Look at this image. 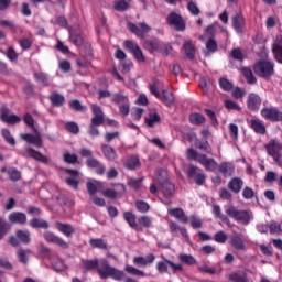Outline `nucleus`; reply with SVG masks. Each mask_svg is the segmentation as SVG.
<instances>
[{
	"instance_id": "obj_52",
	"label": "nucleus",
	"mask_w": 282,
	"mask_h": 282,
	"mask_svg": "<svg viewBox=\"0 0 282 282\" xmlns=\"http://www.w3.org/2000/svg\"><path fill=\"white\" fill-rule=\"evenodd\" d=\"M34 78L37 80V83L44 85V87L50 86V80L47 79V75H45V73H35Z\"/></svg>"
},
{
	"instance_id": "obj_58",
	"label": "nucleus",
	"mask_w": 282,
	"mask_h": 282,
	"mask_svg": "<svg viewBox=\"0 0 282 282\" xmlns=\"http://www.w3.org/2000/svg\"><path fill=\"white\" fill-rule=\"evenodd\" d=\"M219 85L224 91H230V89L234 87L230 80H228L226 77H221L219 79Z\"/></svg>"
},
{
	"instance_id": "obj_40",
	"label": "nucleus",
	"mask_w": 282,
	"mask_h": 282,
	"mask_svg": "<svg viewBox=\"0 0 282 282\" xmlns=\"http://www.w3.org/2000/svg\"><path fill=\"white\" fill-rule=\"evenodd\" d=\"M8 175H9V180L11 182H20L21 180V171H19L17 167H10L7 171Z\"/></svg>"
},
{
	"instance_id": "obj_42",
	"label": "nucleus",
	"mask_w": 282,
	"mask_h": 282,
	"mask_svg": "<svg viewBox=\"0 0 282 282\" xmlns=\"http://www.w3.org/2000/svg\"><path fill=\"white\" fill-rule=\"evenodd\" d=\"M231 246L236 250H246V245H243V240L239 236H234L231 238Z\"/></svg>"
},
{
	"instance_id": "obj_64",
	"label": "nucleus",
	"mask_w": 282,
	"mask_h": 282,
	"mask_svg": "<svg viewBox=\"0 0 282 282\" xmlns=\"http://www.w3.org/2000/svg\"><path fill=\"white\" fill-rule=\"evenodd\" d=\"M231 58H234V61H243V53H241V48H234L230 53Z\"/></svg>"
},
{
	"instance_id": "obj_2",
	"label": "nucleus",
	"mask_w": 282,
	"mask_h": 282,
	"mask_svg": "<svg viewBox=\"0 0 282 282\" xmlns=\"http://www.w3.org/2000/svg\"><path fill=\"white\" fill-rule=\"evenodd\" d=\"M264 149L268 155L273 158L275 164H278V166H282V142L278 139H272L264 145Z\"/></svg>"
},
{
	"instance_id": "obj_28",
	"label": "nucleus",
	"mask_w": 282,
	"mask_h": 282,
	"mask_svg": "<svg viewBox=\"0 0 282 282\" xmlns=\"http://www.w3.org/2000/svg\"><path fill=\"white\" fill-rule=\"evenodd\" d=\"M183 50L185 51L188 61H193L195 58V45H193L191 40L184 43Z\"/></svg>"
},
{
	"instance_id": "obj_39",
	"label": "nucleus",
	"mask_w": 282,
	"mask_h": 282,
	"mask_svg": "<svg viewBox=\"0 0 282 282\" xmlns=\"http://www.w3.org/2000/svg\"><path fill=\"white\" fill-rule=\"evenodd\" d=\"M250 122H251V129H253V131H256V133H259L260 135H264L265 126H263V123H261L254 119H251Z\"/></svg>"
},
{
	"instance_id": "obj_49",
	"label": "nucleus",
	"mask_w": 282,
	"mask_h": 282,
	"mask_svg": "<svg viewBox=\"0 0 282 282\" xmlns=\"http://www.w3.org/2000/svg\"><path fill=\"white\" fill-rule=\"evenodd\" d=\"M1 135L6 140V142H8V144H11V147H14V144H17V141L14 140V137H12V133H10L9 129H2Z\"/></svg>"
},
{
	"instance_id": "obj_18",
	"label": "nucleus",
	"mask_w": 282,
	"mask_h": 282,
	"mask_svg": "<svg viewBox=\"0 0 282 282\" xmlns=\"http://www.w3.org/2000/svg\"><path fill=\"white\" fill-rule=\"evenodd\" d=\"M26 158H32L33 160H36V162H42V164H47L48 160L47 156L43 155V153L34 150L33 148H28L25 150Z\"/></svg>"
},
{
	"instance_id": "obj_53",
	"label": "nucleus",
	"mask_w": 282,
	"mask_h": 282,
	"mask_svg": "<svg viewBox=\"0 0 282 282\" xmlns=\"http://www.w3.org/2000/svg\"><path fill=\"white\" fill-rule=\"evenodd\" d=\"M90 124H93V127H100L105 124V115H95L90 120Z\"/></svg>"
},
{
	"instance_id": "obj_60",
	"label": "nucleus",
	"mask_w": 282,
	"mask_h": 282,
	"mask_svg": "<svg viewBox=\"0 0 282 282\" xmlns=\"http://www.w3.org/2000/svg\"><path fill=\"white\" fill-rule=\"evenodd\" d=\"M86 188L87 193L90 194L93 197L96 196V193H98V186L95 185V183L91 181L86 182Z\"/></svg>"
},
{
	"instance_id": "obj_8",
	"label": "nucleus",
	"mask_w": 282,
	"mask_h": 282,
	"mask_svg": "<svg viewBox=\"0 0 282 282\" xmlns=\"http://www.w3.org/2000/svg\"><path fill=\"white\" fill-rule=\"evenodd\" d=\"M0 120L6 124H19V122H21V117L10 115V108L4 106L0 108Z\"/></svg>"
},
{
	"instance_id": "obj_32",
	"label": "nucleus",
	"mask_w": 282,
	"mask_h": 282,
	"mask_svg": "<svg viewBox=\"0 0 282 282\" xmlns=\"http://www.w3.org/2000/svg\"><path fill=\"white\" fill-rule=\"evenodd\" d=\"M159 99L162 100L169 107H171V105H173V102H175V96L173 95L172 91H169V90H163L161 98H159Z\"/></svg>"
},
{
	"instance_id": "obj_56",
	"label": "nucleus",
	"mask_w": 282,
	"mask_h": 282,
	"mask_svg": "<svg viewBox=\"0 0 282 282\" xmlns=\"http://www.w3.org/2000/svg\"><path fill=\"white\" fill-rule=\"evenodd\" d=\"M169 259H164V261H159L156 263V270L160 274H164V272H169Z\"/></svg>"
},
{
	"instance_id": "obj_16",
	"label": "nucleus",
	"mask_w": 282,
	"mask_h": 282,
	"mask_svg": "<svg viewBox=\"0 0 282 282\" xmlns=\"http://www.w3.org/2000/svg\"><path fill=\"white\" fill-rule=\"evenodd\" d=\"M86 166L88 169H96L97 175H105V165L94 156L86 160Z\"/></svg>"
},
{
	"instance_id": "obj_23",
	"label": "nucleus",
	"mask_w": 282,
	"mask_h": 282,
	"mask_svg": "<svg viewBox=\"0 0 282 282\" xmlns=\"http://www.w3.org/2000/svg\"><path fill=\"white\" fill-rule=\"evenodd\" d=\"M228 188L232 193H240L241 188H243V181L239 177H234L229 183H228Z\"/></svg>"
},
{
	"instance_id": "obj_61",
	"label": "nucleus",
	"mask_w": 282,
	"mask_h": 282,
	"mask_svg": "<svg viewBox=\"0 0 282 282\" xmlns=\"http://www.w3.org/2000/svg\"><path fill=\"white\" fill-rule=\"evenodd\" d=\"M186 155H187V159H188V160H196V162H199V156H200V155H204V154H199V153H197V152L195 151V149L189 148V149H187V151H186Z\"/></svg>"
},
{
	"instance_id": "obj_41",
	"label": "nucleus",
	"mask_w": 282,
	"mask_h": 282,
	"mask_svg": "<svg viewBox=\"0 0 282 282\" xmlns=\"http://www.w3.org/2000/svg\"><path fill=\"white\" fill-rule=\"evenodd\" d=\"M218 171L224 175V177H230V175L234 173L232 166H230L228 163H221L218 166Z\"/></svg>"
},
{
	"instance_id": "obj_11",
	"label": "nucleus",
	"mask_w": 282,
	"mask_h": 282,
	"mask_svg": "<svg viewBox=\"0 0 282 282\" xmlns=\"http://www.w3.org/2000/svg\"><path fill=\"white\" fill-rule=\"evenodd\" d=\"M43 237L45 241H48V243H55V246L63 248V250H67V248H69V243H67L65 240H63L61 237L56 236L52 231H45L43 234Z\"/></svg>"
},
{
	"instance_id": "obj_21",
	"label": "nucleus",
	"mask_w": 282,
	"mask_h": 282,
	"mask_svg": "<svg viewBox=\"0 0 282 282\" xmlns=\"http://www.w3.org/2000/svg\"><path fill=\"white\" fill-rule=\"evenodd\" d=\"M169 214L172 217H175L176 219H178V221H181L182 224H188V216H186V214L184 213V209L173 208V209H170Z\"/></svg>"
},
{
	"instance_id": "obj_30",
	"label": "nucleus",
	"mask_w": 282,
	"mask_h": 282,
	"mask_svg": "<svg viewBox=\"0 0 282 282\" xmlns=\"http://www.w3.org/2000/svg\"><path fill=\"white\" fill-rule=\"evenodd\" d=\"M161 43L162 42L158 41V39L145 40V45L150 54H154V52H159Z\"/></svg>"
},
{
	"instance_id": "obj_14",
	"label": "nucleus",
	"mask_w": 282,
	"mask_h": 282,
	"mask_svg": "<svg viewBox=\"0 0 282 282\" xmlns=\"http://www.w3.org/2000/svg\"><path fill=\"white\" fill-rule=\"evenodd\" d=\"M247 107L249 111H259V108L261 107V97L254 93L249 94Z\"/></svg>"
},
{
	"instance_id": "obj_10",
	"label": "nucleus",
	"mask_w": 282,
	"mask_h": 282,
	"mask_svg": "<svg viewBox=\"0 0 282 282\" xmlns=\"http://www.w3.org/2000/svg\"><path fill=\"white\" fill-rule=\"evenodd\" d=\"M124 47H126V50H128V52L133 54L134 58L139 63H144V61H147L144 58V54L142 53V50L140 48V46H138V44H134L133 41L127 40L124 42Z\"/></svg>"
},
{
	"instance_id": "obj_44",
	"label": "nucleus",
	"mask_w": 282,
	"mask_h": 282,
	"mask_svg": "<svg viewBox=\"0 0 282 282\" xmlns=\"http://www.w3.org/2000/svg\"><path fill=\"white\" fill-rule=\"evenodd\" d=\"M124 166L129 170V171H135V169H140V159L138 158H130L127 163L124 164Z\"/></svg>"
},
{
	"instance_id": "obj_13",
	"label": "nucleus",
	"mask_w": 282,
	"mask_h": 282,
	"mask_svg": "<svg viewBox=\"0 0 282 282\" xmlns=\"http://www.w3.org/2000/svg\"><path fill=\"white\" fill-rule=\"evenodd\" d=\"M158 182L161 184L162 193L165 195V197H173V195H175V184L160 177L158 178Z\"/></svg>"
},
{
	"instance_id": "obj_12",
	"label": "nucleus",
	"mask_w": 282,
	"mask_h": 282,
	"mask_svg": "<svg viewBox=\"0 0 282 282\" xmlns=\"http://www.w3.org/2000/svg\"><path fill=\"white\" fill-rule=\"evenodd\" d=\"M187 175L188 177L194 178V182L197 184V186H204V183L206 182V175L197 173V166L189 165L187 169Z\"/></svg>"
},
{
	"instance_id": "obj_6",
	"label": "nucleus",
	"mask_w": 282,
	"mask_h": 282,
	"mask_svg": "<svg viewBox=\"0 0 282 282\" xmlns=\"http://www.w3.org/2000/svg\"><path fill=\"white\" fill-rule=\"evenodd\" d=\"M166 21L176 32H184V30H186V21H184L182 14L175 11L167 14Z\"/></svg>"
},
{
	"instance_id": "obj_34",
	"label": "nucleus",
	"mask_w": 282,
	"mask_h": 282,
	"mask_svg": "<svg viewBox=\"0 0 282 282\" xmlns=\"http://www.w3.org/2000/svg\"><path fill=\"white\" fill-rule=\"evenodd\" d=\"M91 248H99V250H108L109 246L102 238H97V239H90L89 241Z\"/></svg>"
},
{
	"instance_id": "obj_15",
	"label": "nucleus",
	"mask_w": 282,
	"mask_h": 282,
	"mask_svg": "<svg viewBox=\"0 0 282 282\" xmlns=\"http://www.w3.org/2000/svg\"><path fill=\"white\" fill-rule=\"evenodd\" d=\"M34 133L35 135L30 133L21 134V138L29 144H35L37 149H41V147H43V139L41 138V133H39V130H36Z\"/></svg>"
},
{
	"instance_id": "obj_50",
	"label": "nucleus",
	"mask_w": 282,
	"mask_h": 282,
	"mask_svg": "<svg viewBox=\"0 0 282 282\" xmlns=\"http://www.w3.org/2000/svg\"><path fill=\"white\" fill-rule=\"evenodd\" d=\"M65 129L69 131V133H73V135H78L80 133V128L78 127V123L74 121H69L65 124Z\"/></svg>"
},
{
	"instance_id": "obj_63",
	"label": "nucleus",
	"mask_w": 282,
	"mask_h": 282,
	"mask_svg": "<svg viewBox=\"0 0 282 282\" xmlns=\"http://www.w3.org/2000/svg\"><path fill=\"white\" fill-rule=\"evenodd\" d=\"M28 254H30V250L20 249L18 251V258L20 263H24V264L28 263Z\"/></svg>"
},
{
	"instance_id": "obj_1",
	"label": "nucleus",
	"mask_w": 282,
	"mask_h": 282,
	"mask_svg": "<svg viewBox=\"0 0 282 282\" xmlns=\"http://www.w3.org/2000/svg\"><path fill=\"white\" fill-rule=\"evenodd\" d=\"M100 264L104 269H98L97 272L100 274L101 279H107V276H110L115 281H124V279H127L124 271H120L109 265V261H107V259H101Z\"/></svg>"
},
{
	"instance_id": "obj_55",
	"label": "nucleus",
	"mask_w": 282,
	"mask_h": 282,
	"mask_svg": "<svg viewBox=\"0 0 282 282\" xmlns=\"http://www.w3.org/2000/svg\"><path fill=\"white\" fill-rule=\"evenodd\" d=\"M228 240V235L224 232V230H220L214 235V241L217 243H226Z\"/></svg>"
},
{
	"instance_id": "obj_35",
	"label": "nucleus",
	"mask_w": 282,
	"mask_h": 282,
	"mask_svg": "<svg viewBox=\"0 0 282 282\" xmlns=\"http://www.w3.org/2000/svg\"><path fill=\"white\" fill-rule=\"evenodd\" d=\"M189 122L196 126L204 124V122H206V117L199 112H194L189 116Z\"/></svg>"
},
{
	"instance_id": "obj_31",
	"label": "nucleus",
	"mask_w": 282,
	"mask_h": 282,
	"mask_svg": "<svg viewBox=\"0 0 282 282\" xmlns=\"http://www.w3.org/2000/svg\"><path fill=\"white\" fill-rule=\"evenodd\" d=\"M242 76L246 78L249 85H254L257 83V77H254V74L250 67L242 68Z\"/></svg>"
},
{
	"instance_id": "obj_37",
	"label": "nucleus",
	"mask_w": 282,
	"mask_h": 282,
	"mask_svg": "<svg viewBox=\"0 0 282 282\" xmlns=\"http://www.w3.org/2000/svg\"><path fill=\"white\" fill-rule=\"evenodd\" d=\"M162 118L160 117V113L150 112L149 117H145V124L151 128L153 124H155V122H160Z\"/></svg>"
},
{
	"instance_id": "obj_47",
	"label": "nucleus",
	"mask_w": 282,
	"mask_h": 282,
	"mask_svg": "<svg viewBox=\"0 0 282 282\" xmlns=\"http://www.w3.org/2000/svg\"><path fill=\"white\" fill-rule=\"evenodd\" d=\"M229 281H232V282H250L248 280V274H246V273H242V274H240V273H231L229 275Z\"/></svg>"
},
{
	"instance_id": "obj_59",
	"label": "nucleus",
	"mask_w": 282,
	"mask_h": 282,
	"mask_svg": "<svg viewBox=\"0 0 282 282\" xmlns=\"http://www.w3.org/2000/svg\"><path fill=\"white\" fill-rule=\"evenodd\" d=\"M158 52H160L163 56H169V54L173 52V46L170 44L161 43Z\"/></svg>"
},
{
	"instance_id": "obj_54",
	"label": "nucleus",
	"mask_w": 282,
	"mask_h": 282,
	"mask_svg": "<svg viewBox=\"0 0 282 282\" xmlns=\"http://www.w3.org/2000/svg\"><path fill=\"white\" fill-rule=\"evenodd\" d=\"M189 224H191L192 228H194V230H198V228H202V226H204L202 223V219H199L195 215H192L189 217Z\"/></svg>"
},
{
	"instance_id": "obj_62",
	"label": "nucleus",
	"mask_w": 282,
	"mask_h": 282,
	"mask_svg": "<svg viewBox=\"0 0 282 282\" xmlns=\"http://www.w3.org/2000/svg\"><path fill=\"white\" fill-rule=\"evenodd\" d=\"M84 268H85V270H96V268H98V259L85 260Z\"/></svg>"
},
{
	"instance_id": "obj_45",
	"label": "nucleus",
	"mask_w": 282,
	"mask_h": 282,
	"mask_svg": "<svg viewBox=\"0 0 282 282\" xmlns=\"http://www.w3.org/2000/svg\"><path fill=\"white\" fill-rule=\"evenodd\" d=\"M124 219L128 221L130 228H134V230H138V223H135V215L131 212L124 213Z\"/></svg>"
},
{
	"instance_id": "obj_57",
	"label": "nucleus",
	"mask_w": 282,
	"mask_h": 282,
	"mask_svg": "<svg viewBox=\"0 0 282 282\" xmlns=\"http://www.w3.org/2000/svg\"><path fill=\"white\" fill-rule=\"evenodd\" d=\"M134 206L139 213H149L150 206L144 200H137Z\"/></svg>"
},
{
	"instance_id": "obj_24",
	"label": "nucleus",
	"mask_w": 282,
	"mask_h": 282,
	"mask_svg": "<svg viewBox=\"0 0 282 282\" xmlns=\"http://www.w3.org/2000/svg\"><path fill=\"white\" fill-rule=\"evenodd\" d=\"M56 228L67 237H72L76 232V229L69 224L56 223Z\"/></svg>"
},
{
	"instance_id": "obj_33",
	"label": "nucleus",
	"mask_w": 282,
	"mask_h": 282,
	"mask_svg": "<svg viewBox=\"0 0 282 282\" xmlns=\"http://www.w3.org/2000/svg\"><path fill=\"white\" fill-rule=\"evenodd\" d=\"M11 228L12 226H10L6 219L0 217V241L3 239V237H6V235L10 232Z\"/></svg>"
},
{
	"instance_id": "obj_26",
	"label": "nucleus",
	"mask_w": 282,
	"mask_h": 282,
	"mask_svg": "<svg viewBox=\"0 0 282 282\" xmlns=\"http://www.w3.org/2000/svg\"><path fill=\"white\" fill-rule=\"evenodd\" d=\"M101 151L105 158H107V160H109L110 162H113V160L118 158V154H116V150L111 145H107V144L102 145Z\"/></svg>"
},
{
	"instance_id": "obj_38",
	"label": "nucleus",
	"mask_w": 282,
	"mask_h": 282,
	"mask_svg": "<svg viewBox=\"0 0 282 282\" xmlns=\"http://www.w3.org/2000/svg\"><path fill=\"white\" fill-rule=\"evenodd\" d=\"M206 48L205 56H210V54L217 52V41L215 39L209 37L206 42Z\"/></svg>"
},
{
	"instance_id": "obj_46",
	"label": "nucleus",
	"mask_w": 282,
	"mask_h": 282,
	"mask_svg": "<svg viewBox=\"0 0 282 282\" xmlns=\"http://www.w3.org/2000/svg\"><path fill=\"white\" fill-rule=\"evenodd\" d=\"M69 107H70V109H73V111H79V112L87 111V107L82 106V104L78 99L70 100L69 101Z\"/></svg>"
},
{
	"instance_id": "obj_25",
	"label": "nucleus",
	"mask_w": 282,
	"mask_h": 282,
	"mask_svg": "<svg viewBox=\"0 0 282 282\" xmlns=\"http://www.w3.org/2000/svg\"><path fill=\"white\" fill-rule=\"evenodd\" d=\"M194 147H196V149H199L200 151H205V153H213V148L206 139H196L194 142Z\"/></svg>"
},
{
	"instance_id": "obj_7",
	"label": "nucleus",
	"mask_w": 282,
	"mask_h": 282,
	"mask_svg": "<svg viewBox=\"0 0 282 282\" xmlns=\"http://www.w3.org/2000/svg\"><path fill=\"white\" fill-rule=\"evenodd\" d=\"M69 32V39L76 47H83V44L85 43V39L83 37V34L80 33V25L74 24L68 29Z\"/></svg>"
},
{
	"instance_id": "obj_4",
	"label": "nucleus",
	"mask_w": 282,
	"mask_h": 282,
	"mask_svg": "<svg viewBox=\"0 0 282 282\" xmlns=\"http://www.w3.org/2000/svg\"><path fill=\"white\" fill-rule=\"evenodd\" d=\"M253 72L261 78H270L274 74V65L268 61H259L253 66Z\"/></svg>"
},
{
	"instance_id": "obj_19",
	"label": "nucleus",
	"mask_w": 282,
	"mask_h": 282,
	"mask_svg": "<svg viewBox=\"0 0 282 282\" xmlns=\"http://www.w3.org/2000/svg\"><path fill=\"white\" fill-rule=\"evenodd\" d=\"M9 221L11 224H28V216L21 212H13L9 215Z\"/></svg>"
},
{
	"instance_id": "obj_17",
	"label": "nucleus",
	"mask_w": 282,
	"mask_h": 282,
	"mask_svg": "<svg viewBox=\"0 0 282 282\" xmlns=\"http://www.w3.org/2000/svg\"><path fill=\"white\" fill-rule=\"evenodd\" d=\"M198 162L206 171H217V161H215V159H208L206 154L200 155Z\"/></svg>"
},
{
	"instance_id": "obj_3",
	"label": "nucleus",
	"mask_w": 282,
	"mask_h": 282,
	"mask_svg": "<svg viewBox=\"0 0 282 282\" xmlns=\"http://www.w3.org/2000/svg\"><path fill=\"white\" fill-rule=\"evenodd\" d=\"M227 215L229 217H232L239 224H242V226H248V224H250V221H252V212L238 210L235 208V206L228 207Z\"/></svg>"
},
{
	"instance_id": "obj_29",
	"label": "nucleus",
	"mask_w": 282,
	"mask_h": 282,
	"mask_svg": "<svg viewBox=\"0 0 282 282\" xmlns=\"http://www.w3.org/2000/svg\"><path fill=\"white\" fill-rule=\"evenodd\" d=\"M272 52L278 63L282 64V37L273 44Z\"/></svg>"
},
{
	"instance_id": "obj_5",
	"label": "nucleus",
	"mask_w": 282,
	"mask_h": 282,
	"mask_svg": "<svg viewBox=\"0 0 282 282\" xmlns=\"http://www.w3.org/2000/svg\"><path fill=\"white\" fill-rule=\"evenodd\" d=\"M32 239L30 238V232L28 230L18 229L15 231V236H10L8 243L10 246H13V248H17L23 243L24 246H28Z\"/></svg>"
},
{
	"instance_id": "obj_51",
	"label": "nucleus",
	"mask_w": 282,
	"mask_h": 282,
	"mask_svg": "<svg viewBox=\"0 0 282 282\" xmlns=\"http://www.w3.org/2000/svg\"><path fill=\"white\" fill-rule=\"evenodd\" d=\"M51 252L52 250L45 247V245L43 243L40 245L39 254L42 259H51L52 258Z\"/></svg>"
},
{
	"instance_id": "obj_22",
	"label": "nucleus",
	"mask_w": 282,
	"mask_h": 282,
	"mask_svg": "<svg viewBox=\"0 0 282 282\" xmlns=\"http://www.w3.org/2000/svg\"><path fill=\"white\" fill-rule=\"evenodd\" d=\"M53 107H63L65 105V96L58 93H52L48 97Z\"/></svg>"
},
{
	"instance_id": "obj_20",
	"label": "nucleus",
	"mask_w": 282,
	"mask_h": 282,
	"mask_svg": "<svg viewBox=\"0 0 282 282\" xmlns=\"http://www.w3.org/2000/svg\"><path fill=\"white\" fill-rule=\"evenodd\" d=\"M153 261H155V254L153 253H150L145 258L142 256H139L133 259V263H135L137 265H142L143 268H147V265H151Z\"/></svg>"
},
{
	"instance_id": "obj_36",
	"label": "nucleus",
	"mask_w": 282,
	"mask_h": 282,
	"mask_svg": "<svg viewBox=\"0 0 282 282\" xmlns=\"http://www.w3.org/2000/svg\"><path fill=\"white\" fill-rule=\"evenodd\" d=\"M242 25H243V15H241V13H237L232 18L234 30H236V32H241V30L243 28Z\"/></svg>"
},
{
	"instance_id": "obj_27",
	"label": "nucleus",
	"mask_w": 282,
	"mask_h": 282,
	"mask_svg": "<svg viewBox=\"0 0 282 282\" xmlns=\"http://www.w3.org/2000/svg\"><path fill=\"white\" fill-rule=\"evenodd\" d=\"M29 226H31V228H42L44 230H47V228H50V223H47L46 220H41L40 218H33L29 221Z\"/></svg>"
},
{
	"instance_id": "obj_43",
	"label": "nucleus",
	"mask_w": 282,
	"mask_h": 282,
	"mask_svg": "<svg viewBox=\"0 0 282 282\" xmlns=\"http://www.w3.org/2000/svg\"><path fill=\"white\" fill-rule=\"evenodd\" d=\"M178 259L182 263H185L186 265H195L197 263V260L191 254L181 253L178 256Z\"/></svg>"
},
{
	"instance_id": "obj_48",
	"label": "nucleus",
	"mask_w": 282,
	"mask_h": 282,
	"mask_svg": "<svg viewBox=\"0 0 282 282\" xmlns=\"http://www.w3.org/2000/svg\"><path fill=\"white\" fill-rule=\"evenodd\" d=\"M127 26H128V30L132 32V34H135V36H139V39H144V33L133 22H129Z\"/></svg>"
},
{
	"instance_id": "obj_9",
	"label": "nucleus",
	"mask_w": 282,
	"mask_h": 282,
	"mask_svg": "<svg viewBox=\"0 0 282 282\" xmlns=\"http://www.w3.org/2000/svg\"><path fill=\"white\" fill-rule=\"evenodd\" d=\"M261 116L271 122H282V111L279 108H263Z\"/></svg>"
}]
</instances>
